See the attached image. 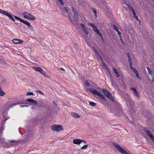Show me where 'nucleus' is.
Listing matches in <instances>:
<instances>
[{
  "mask_svg": "<svg viewBox=\"0 0 154 154\" xmlns=\"http://www.w3.org/2000/svg\"><path fill=\"white\" fill-rule=\"evenodd\" d=\"M147 68L149 73L152 74V71H151V69L149 67H147Z\"/></svg>",
  "mask_w": 154,
  "mask_h": 154,
  "instance_id": "36",
  "label": "nucleus"
},
{
  "mask_svg": "<svg viewBox=\"0 0 154 154\" xmlns=\"http://www.w3.org/2000/svg\"><path fill=\"white\" fill-rule=\"evenodd\" d=\"M60 3L61 5H63V2L62 0H57Z\"/></svg>",
  "mask_w": 154,
  "mask_h": 154,
  "instance_id": "44",
  "label": "nucleus"
},
{
  "mask_svg": "<svg viewBox=\"0 0 154 154\" xmlns=\"http://www.w3.org/2000/svg\"><path fill=\"white\" fill-rule=\"evenodd\" d=\"M135 73L136 74V76L137 78H138L139 79H141L140 77L139 76V74L137 71L135 72Z\"/></svg>",
  "mask_w": 154,
  "mask_h": 154,
  "instance_id": "35",
  "label": "nucleus"
},
{
  "mask_svg": "<svg viewBox=\"0 0 154 154\" xmlns=\"http://www.w3.org/2000/svg\"><path fill=\"white\" fill-rule=\"evenodd\" d=\"M127 6L131 10V11L134 10L133 8L132 7V6H131L129 4L127 5Z\"/></svg>",
  "mask_w": 154,
  "mask_h": 154,
  "instance_id": "34",
  "label": "nucleus"
},
{
  "mask_svg": "<svg viewBox=\"0 0 154 154\" xmlns=\"http://www.w3.org/2000/svg\"><path fill=\"white\" fill-rule=\"evenodd\" d=\"M92 11H93V12L94 13V14L95 16V17H97V12H96V10H95V9H94L93 8H92Z\"/></svg>",
  "mask_w": 154,
  "mask_h": 154,
  "instance_id": "27",
  "label": "nucleus"
},
{
  "mask_svg": "<svg viewBox=\"0 0 154 154\" xmlns=\"http://www.w3.org/2000/svg\"><path fill=\"white\" fill-rule=\"evenodd\" d=\"M131 89L134 91V93L137 97V98H139L140 97V96L138 93V92L136 89L134 88H131Z\"/></svg>",
  "mask_w": 154,
  "mask_h": 154,
  "instance_id": "14",
  "label": "nucleus"
},
{
  "mask_svg": "<svg viewBox=\"0 0 154 154\" xmlns=\"http://www.w3.org/2000/svg\"><path fill=\"white\" fill-rule=\"evenodd\" d=\"M152 82H154V78H152Z\"/></svg>",
  "mask_w": 154,
  "mask_h": 154,
  "instance_id": "61",
  "label": "nucleus"
},
{
  "mask_svg": "<svg viewBox=\"0 0 154 154\" xmlns=\"http://www.w3.org/2000/svg\"><path fill=\"white\" fill-rule=\"evenodd\" d=\"M128 60L129 62V66L132 65V62H131V57L130 58H128Z\"/></svg>",
  "mask_w": 154,
  "mask_h": 154,
  "instance_id": "32",
  "label": "nucleus"
},
{
  "mask_svg": "<svg viewBox=\"0 0 154 154\" xmlns=\"http://www.w3.org/2000/svg\"><path fill=\"white\" fill-rule=\"evenodd\" d=\"M5 93L2 90L0 87V96H3L5 94Z\"/></svg>",
  "mask_w": 154,
  "mask_h": 154,
  "instance_id": "24",
  "label": "nucleus"
},
{
  "mask_svg": "<svg viewBox=\"0 0 154 154\" xmlns=\"http://www.w3.org/2000/svg\"><path fill=\"white\" fill-rule=\"evenodd\" d=\"M94 52L97 55V56L99 58L100 60H101L103 59L102 57H101V55L96 50L95 48L94 49Z\"/></svg>",
  "mask_w": 154,
  "mask_h": 154,
  "instance_id": "17",
  "label": "nucleus"
},
{
  "mask_svg": "<svg viewBox=\"0 0 154 154\" xmlns=\"http://www.w3.org/2000/svg\"><path fill=\"white\" fill-rule=\"evenodd\" d=\"M113 26L114 29L117 32L118 35H119L120 36L121 35V33L119 31L117 27L116 26V25L115 24L113 25Z\"/></svg>",
  "mask_w": 154,
  "mask_h": 154,
  "instance_id": "15",
  "label": "nucleus"
},
{
  "mask_svg": "<svg viewBox=\"0 0 154 154\" xmlns=\"http://www.w3.org/2000/svg\"><path fill=\"white\" fill-rule=\"evenodd\" d=\"M30 26V29L31 30H33V27H32V25H31V26Z\"/></svg>",
  "mask_w": 154,
  "mask_h": 154,
  "instance_id": "56",
  "label": "nucleus"
},
{
  "mask_svg": "<svg viewBox=\"0 0 154 154\" xmlns=\"http://www.w3.org/2000/svg\"><path fill=\"white\" fill-rule=\"evenodd\" d=\"M143 131L146 134L147 136L149 137L152 140V141L154 142V137L152 134L149 131V130L145 127L144 128Z\"/></svg>",
  "mask_w": 154,
  "mask_h": 154,
  "instance_id": "9",
  "label": "nucleus"
},
{
  "mask_svg": "<svg viewBox=\"0 0 154 154\" xmlns=\"http://www.w3.org/2000/svg\"><path fill=\"white\" fill-rule=\"evenodd\" d=\"M26 101L28 102H29L31 103V105H36L37 103V101L35 100H33L32 99L29 98L27 99Z\"/></svg>",
  "mask_w": 154,
  "mask_h": 154,
  "instance_id": "10",
  "label": "nucleus"
},
{
  "mask_svg": "<svg viewBox=\"0 0 154 154\" xmlns=\"http://www.w3.org/2000/svg\"><path fill=\"white\" fill-rule=\"evenodd\" d=\"M72 11L73 13L76 12V11L75 10V9L73 7H72Z\"/></svg>",
  "mask_w": 154,
  "mask_h": 154,
  "instance_id": "43",
  "label": "nucleus"
},
{
  "mask_svg": "<svg viewBox=\"0 0 154 154\" xmlns=\"http://www.w3.org/2000/svg\"><path fill=\"white\" fill-rule=\"evenodd\" d=\"M18 142V141H16L15 140H12L10 141V143L13 145H15L16 143Z\"/></svg>",
  "mask_w": 154,
  "mask_h": 154,
  "instance_id": "23",
  "label": "nucleus"
},
{
  "mask_svg": "<svg viewBox=\"0 0 154 154\" xmlns=\"http://www.w3.org/2000/svg\"><path fill=\"white\" fill-rule=\"evenodd\" d=\"M1 131H2L4 130V128L2 126H1L0 128Z\"/></svg>",
  "mask_w": 154,
  "mask_h": 154,
  "instance_id": "52",
  "label": "nucleus"
},
{
  "mask_svg": "<svg viewBox=\"0 0 154 154\" xmlns=\"http://www.w3.org/2000/svg\"><path fill=\"white\" fill-rule=\"evenodd\" d=\"M62 9L63 10V11L64 12L67 13L68 12V10L66 7H63V8H62Z\"/></svg>",
  "mask_w": 154,
  "mask_h": 154,
  "instance_id": "25",
  "label": "nucleus"
},
{
  "mask_svg": "<svg viewBox=\"0 0 154 154\" xmlns=\"http://www.w3.org/2000/svg\"><path fill=\"white\" fill-rule=\"evenodd\" d=\"M68 16L69 17V18L70 20V21H71V22L72 23H74V20L72 19L71 18V16H69V14H68Z\"/></svg>",
  "mask_w": 154,
  "mask_h": 154,
  "instance_id": "31",
  "label": "nucleus"
},
{
  "mask_svg": "<svg viewBox=\"0 0 154 154\" xmlns=\"http://www.w3.org/2000/svg\"><path fill=\"white\" fill-rule=\"evenodd\" d=\"M116 73V76L117 77H118L120 76V75L119 74L118 72H117V73Z\"/></svg>",
  "mask_w": 154,
  "mask_h": 154,
  "instance_id": "50",
  "label": "nucleus"
},
{
  "mask_svg": "<svg viewBox=\"0 0 154 154\" xmlns=\"http://www.w3.org/2000/svg\"><path fill=\"white\" fill-rule=\"evenodd\" d=\"M71 115L75 118H78L80 117V116L76 113L71 112Z\"/></svg>",
  "mask_w": 154,
  "mask_h": 154,
  "instance_id": "16",
  "label": "nucleus"
},
{
  "mask_svg": "<svg viewBox=\"0 0 154 154\" xmlns=\"http://www.w3.org/2000/svg\"><path fill=\"white\" fill-rule=\"evenodd\" d=\"M102 92L106 97L113 101L114 102L115 99L110 92L105 89L103 90Z\"/></svg>",
  "mask_w": 154,
  "mask_h": 154,
  "instance_id": "5",
  "label": "nucleus"
},
{
  "mask_svg": "<svg viewBox=\"0 0 154 154\" xmlns=\"http://www.w3.org/2000/svg\"><path fill=\"white\" fill-rule=\"evenodd\" d=\"M143 114L146 116H149L150 117L152 116V114L150 112H148L147 111H143Z\"/></svg>",
  "mask_w": 154,
  "mask_h": 154,
  "instance_id": "18",
  "label": "nucleus"
},
{
  "mask_svg": "<svg viewBox=\"0 0 154 154\" xmlns=\"http://www.w3.org/2000/svg\"><path fill=\"white\" fill-rule=\"evenodd\" d=\"M73 13L75 16V19L78 20L79 18V14L78 12L76 11Z\"/></svg>",
  "mask_w": 154,
  "mask_h": 154,
  "instance_id": "21",
  "label": "nucleus"
},
{
  "mask_svg": "<svg viewBox=\"0 0 154 154\" xmlns=\"http://www.w3.org/2000/svg\"><path fill=\"white\" fill-rule=\"evenodd\" d=\"M82 141H82V142H83V143L84 144H87V142L85 140H82Z\"/></svg>",
  "mask_w": 154,
  "mask_h": 154,
  "instance_id": "55",
  "label": "nucleus"
},
{
  "mask_svg": "<svg viewBox=\"0 0 154 154\" xmlns=\"http://www.w3.org/2000/svg\"><path fill=\"white\" fill-rule=\"evenodd\" d=\"M60 69L62 70H64V69L62 68H60Z\"/></svg>",
  "mask_w": 154,
  "mask_h": 154,
  "instance_id": "62",
  "label": "nucleus"
},
{
  "mask_svg": "<svg viewBox=\"0 0 154 154\" xmlns=\"http://www.w3.org/2000/svg\"><path fill=\"white\" fill-rule=\"evenodd\" d=\"M101 60V64L102 66L103 67H104V66L106 64L103 61V59Z\"/></svg>",
  "mask_w": 154,
  "mask_h": 154,
  "instance_id": "37",
  "label": "nucleus"
},
{
  "mask_svg": "<svg viewBox=\"0 0 154 154\" xmlns=\"http://www.w3.org/2000/svg\"><path fill=\"white\" fill-rule=\"evenodd\" d=\"M113 71L114 73H117L118 72L116 69V68H113Z\"/></svg>",
  "mask_w": 154,
  "mask_h": 154,
  "instance_id": "48",
  "label": "nucleus"
},
{
  "mask_svg": "<svg viewBox=\"0 0 154 154\" xmlns=\"http://www.w3.org/2000/svg\"><path fill=\"white\" fill-rule=\"evenodd\" d=\"M0 13L4 15L7 16L11 21H12L15 23H17L15 22V20L13 17H14L13 16V15L11 14H12L11 13H9L8 12L1 9H0Z\"/></svg>",
  "mask_w": 154,
  "mask_h": 154,
  "instance_id": "4",
  "label": "nucleus"
},
{
  "mask_svg": "<svg viewBox=\"0 0 154 154\" xmlns=\"http://www.w3.org/2000/svg\"><path fill=\"white\" fill-rule=\"evenodd\" d=\"M13 42L16 44H17L19 43H23V40L18 39H14L12 40Z\"/></svg>",
  "mask_w": 154,
  "mask_h": 154,
  "instance_id": "12",
  "label": "nucleus"
},
{
  "mask_svg": "<svg viewBox=\"0 0 154 154\" xmlns=\"http://www.w3.org/2000/svg\"><path fill=\"white\" fill-rule=\"evenodd\" d=\"M17 104V103H13L12 105L9 106V108H11L12 106H15Z\"/></svg>",
  "mask_w": 154,
  "mask_h": 154,
  "instance_id": "49",
  "label": "nucleus"
},
{
  "mask_svg": "<svg viewBox=\"0 0 154 154\" xmlns=\"http://www.w3.org/2000/svg\"><path fill=\"white\" fill-rule=\"evenodd\" d=\"M104 67L106 69L107 71L108 70H109V68L107 66H106L105 67Z\"/></svg>",
  "mask_w": 154,
  "mask_h": 154,
  "instance_id": "53",
  "label": "nucleus"
},
{
  "mask_svg": "<svg viewBox=\"0 0 154 154\" xmlns=\"http://www.w3.org/2000/svg\"><path fill=\"white\" fill-rule=\"evenodd\" d=\"M127 57H128V58H130V54H129V53H128L127 54Z\"/></svg>",
  "mask_w": 154,
  "mask_h": 154,
  "instance_id": "54",
  "label": "nucleus"
},
{
  "mask_svg": "<svg viewBox=\"0 0 154 154\" xmlns=\"http://www.w3.org/2000/svg\"><path fill=\"white\" fill-rule=\"evenodd\" d=\"M12 14L13 15V16L15 19L20 21V22H22L23 19H22L20 18L19 17L17 16H15V15H13L12 14Z\"/></svg>",
  "mask_w": 154,
  "mask_h": 154,
  "instance_id": "22",
  "label": "nucleus"
},
{
  "mask_svg": "<svg viewBox=\"0 0 154 154\" xmlns=\"http://www.w3.org/2000/svg\"><path fill=\"white\" fill-rule=\"evenodd\" d=\"M69 13V16H71V13Z\"/></svg>",
  "mask_w": 154,
  "mask_h": 154,
  "instance_id": "64",
  "label": "nucleus"
},
{
  "mask_svg": "<svg viewBox=\"0 0 154 154\" xmlns=\"http://www.w3.org/2000/svg\"><path fill=\"white\" fill-rule=\"evenodd\" d=\"M90 104L92 106H94L96 105V104L93 102H89Z\"/></svg>",
  "mask_w": 154,
  "mask_h": 154,
  "instance_id": "29",
  "label": "nucleus"
},
{
  "mask_svg": "<svg viewBox=\"0 0 154 154\" xmlns=\"http://www.w3.org/2000/svg\"><path fill=\"white\" fill-rule=\"evenodd\" d=\"M93 29L96 32H97L99 30L97 28V27L95 26V25L94 26V27H93Z\"/></svg>",
  "mask_w": 154,
  "mask_h": 154,
  "instance_id": "28",
  "label": "nucleus"
},
{
  "mask_svg": "<svg viewBox=\"0 0 154 154\" xmlns=\"http://www.w3.org/2000/svg\"><path fill=\"white\" fill-rule=\"evenodd\" d=\"M80 25L82 26V29L84 31V32L85 33L86 35L88 34V32L87 30L86 27H85V24L84 23H80Z\"/></svg>",
  "mask_w": 154,
  "mask_h": 154,
  "instance_id": "13",
  "label": "nucleus"
},
{
  "mask_svg": "<svg viewBox=\"0 0 154 154\" xmlns=\"http://www.w3.org/2000/svg\"><path fill=\"white\" fill-rule=\"evenodd\" d=\"M26 95H33V93L32 92H27L26 94Z\"/></svg>",
  "mask_w": 154,
  "mask_h": 154,
  "instance_id": "40",
  "label": "nucleus"
},
{
  "mask_svg": "<svg viewBox=\"0 0 154 154\" xmlns=\"http://www.w3.org/2000/svg\"><path fill=\"white\" fill-rule=\"evenodd\" d=\"M134 17V18H135L136 20H139L138 18V17L136 15V14L134 16H133Z\"/></svg>",
  "mask_w": 154,
  "mask_h": 154,
  "instance_id": "46",
  "label": "nucleus"
},
{
  "mask_svg": "<svg viewBox=\"0 0 154 154\" xmlns=\"http://www.w3.org/2000/svg\"><path fill=\"white\" fill-rule=\"evenodd\" d=\"M107 72L108 73H109V75L111 74V73H110V72L109 69V70L107 71Z\"/></svg>",
  "mask_w": 154,
  "mask_h": 154,
  "instance_id": "57",
  "label": "nucleus"
},
{
  "mask_svg": "<svg viewBox=\"0 0 154 154\" xmlns=\"http://www.w3.org/2000/svg\"><path fill=\"white\" fill-rule=\"evenodd\" d=\"M88 24L89 25L91 26L92 28H93V27H94V26H95V25L93 23H88Z\"/></svg>",
  "mask_w": 154,
  "mask_h": 154,
  "instance_id": "39",
  "label": "nucleus"
},
{
  "mask_svg": "<svg viewBox=\"0 0 154 154\" xmlns=\"http://www.w3.org/2000/svg\"><path fill=\"white\" fill-rule=\"evenodd\" d=\"M132 12V13H133V16L135 15H136V13L135 12V11H134V10H133L132 11H131Z\"/></svg>",
  "mask_w": 154,
  "mask_h": 154,
  "instance_id": "47",
  "label": "nucleus"
},
{
  "mask_svg": "<svg viewBox=\"0 0 154 154\" xmlns=\"http://www.w3.org/2000/svg\"><path fill=\"white\" fill-rule=\"evenodd\" d=\"M83 141L82 140L79 139H75L73 140V143L75 144L79 145Z\"/></svg>",
  "mask_w": 154,
  "mask_h": 154,
  "instance_id": "11",
  "label": "nucleus"
},
{
  "mask_svg": "<svg viewBox=\"0 0 154 154\" xmlns=\"http://www.w3.org/2000/svg\"><path fill=\"white\" fill-rule=\"evenodd\" d=\"M89 91L94 94L98 96L100 98L103 100L104 102H107L105 96L102 94L100 91L96 90H93V89L90 88Z\"/></svg>",
  "mask_w": 154,
  "mask_h": 154,
  "instance_id": "1",
  "label": "nucleus"
},
{
  "mask_svg": "<svg viewBox=\"0 0 154 154\" xmlns=\"http://www.w3.org/2000/svg\"><path fill=\"white\" fill-rule=\"evenodd\" d=\"M32 68L34 70L40 72L42 74L47 78H50V77L46 74L42 68L35 66L32 67Z\"/></svg>",
  "mask_w": 154,
  "mask_h": 154,
  "instance_id": "6",
  "label": "nucleus"
},
{
  "mask_svg": "<svg viewBox=\"0 0 154 154\" xmlns=\"http://www.w3.org/2000/svg\"><path fill=\"white\" fill-rule=\"evenodd\" d=\"M74 47L75 48H76V49H77L78 48V45L76 43H75L74 44Z\"/></svg>",
  "mask_w": 154,
  "mask_h": 154,
  "instance_id": "45",
  "label": "nucleus"
},
{
  "mask_svg": "<svg viewBox=\"0 0 154 154\" xmlns=\"http://www.w3.org/2000/svg\"><path fill=\"white\" fill-rule=\"evenodd\" d=\"M22 22L25 24L27 25L28 26H30V23L27 21H25L23 20Z\"/></svg>",
  "mask_w": 154,
  "mask_h": 154,
  "instance_id": "19",
  "label": "nucleus"
},
{
  "mask_svg": "<svg viewBox=\"0 0 154 154\" xmlns=\"http://www.w3.org/2000/svg\"><path fill=\"white\" fill-rule=\"evenodd\" d=\"M101 38L102 40L103 41V37H101Z\"/></svg>",
  "mask_w": 154,
  "mask_h": 154,
  "instance_id": "63",
  "label": "nucleus"
},
{
  "mask_svg": "<svg viewBox=\"0 0 154 154\" xmlns=\"http://www.w3.org/2000/svg\"><path fill=\"white\" fill-rule=\"evenodd\" d=\"M85 82L87 86L90 87V85L87 80L85 81Z\"/></svg>",
  "mask_w": 154,
  "mask_h": 154,
  "instance_id": "30",
  "label": "nucleus"
},
{
  "mask_svg": "<svg viewBox=\"0 0 154 154\" xmlns=\"http://www.w3.org/2000/svg\"><path fill=\"white\" fill-rule=\"evenodd\" d=\"M115 105V109L116 114L118 115L121 114L122 113L123 109L121 105L117 102H114Z\"/></svg>",
  "mask_w": 154,
  "mask_h": 154,
  "instance_id": "3",
  "label": "nucleus"
},
{
  "mask_svg": "<svg viewBox=\"0 0 154 154\" xmlns=\"http://www.w3.org/2000/svg\"><path fill=\"white\" fill-rule=\"evenodd\" d=\"M53 103H54V105H55V106H57V104L56 103H55V102H54V101H53Z\"/></svg>",
  "mask_w": 154,
  "mask_h": 154,
  "instance_id": "58",
  "label": "nucleus"
},
{
  "mask_svg": "<svg viewBox=\"0 0 154 154\" xmlns=\"http://www.w3.org/2000/svg\"><path fill=\"white\" fill-rule=\"evenodd\" d=\"M23 15L24 18L31 20H34L35 19V16L26 12H24L23 14Z\"/></svg>",
  "mask_w": 154,
  "mask_h": 154,
  "instance_id": "8",
  "label": "nucleus"
},
{
  "mask_svg": "<svg viewBox=\"0 0 154 154\" xmlns=\"http://www.w3.org/2000/svg\"><path fill=\"white\" fill-rule=\"evenodd\" d=\"M47 58L49 60H51L53 59V55L52 54H50L49 56H48Z\"/></svg>",
  "mask_w": 154,
  "mask_h": 154,
  "instance_id": "26",
  "label": "nucleus"
},
{
  "mask_svg": "<svg viewBox=\"0 0 154 154\" xmlns=\"http://www.w3.org/2000/svg\"><path fill=\"white\" fill-rule=\"evenodd\" d=\"M88 146V145H85L83 146L82 147H81V149H86Z\"/></svg>",
  "mask_w": 154,
  "mask_h": 154,
  "instance_id": "33",
  "label": "nucleus"
},
{
  "mask_svg": "<svg viewBox=\"0 0 154 154\" xmlns=\"http://www.w3.org/2000/svg\"><path fill=\"white\" fill-rule=\"evenodd\" d=\"M2 131H0V137H2Z\"/></svg>",
  "mask_w": 154,
  "mask_h": 154,
  "instance_id": "59",
  "label": "nucleus"
},
{
  "mask_svg": "<svg viewBox=\"0 0 154 154\" xmlns=\"http://www.w3.org/2000/svg\"><path fill=\"white\" fill-rule=\"evenodd\" d=\"M37 92L39 93L40 94H42V95H43V94H44L43 93L42 91H38V90L37 91Z\"/></svg>",
  "mask_w": 154,
  "mask_h": 154,
  "instance_id": "42",
  "label": "nucleus"
},
{
  "mask_svg": "<svg viewBox=\"0 0 154 154\" xmlns=\"http://www.w3.org/2000/svg\"><path fill=\"white\" fill-rule=\"evenodd\" d=\"M96 33L97 34L99 35V36H100V37H102V35L100 32L99 30Z\"/></svg>",
  "mask_w": 154,
  "mask_h": 154,
  "instance_id": "38",
  "label": "nucleus"
},
{
  "mask_svg": "<svg viewBox=\"0 0 154 154\" xmlns=\"http://www.w3.org/2000/svg\"><path fill=\"white\" fill-rule=\"evenodd\" d=\"M130 69L133 71L134 73L137 71V70L134 68L132 67V64L129 66Z\"/></svg>",
  "mask_w": 154,
  "mask_h": 154,
  "instance_id": "20",
  "label": "nucleus"
},
{
  "mask_svg": "<svg viewBox=\"0 0 154 154\" xmlns=\"http://www.w3.org/2000/svg\"><path fill=\"white\" fill-rule=\"evenodd\" d=\"M4 60L2 57H0V62H3Z\"/></svg>",
  "mask_w": 154,
  "mask_h": 154,
  "instance_id": "51",
  "label": "nucleus"
},
{
  "mask_svg": "<svg viewBox=\"0 0 154 154\" xmlns=\"http://www.w3.org/2000/svg\"><path fill=\"white\" fill-rule=\"evenodd\" d=\"M20 106L21 107H28V106L26 105H20Z\"/></svg>",
  "mask_w": 154,
  "mask_h": 154,
  "instance_id": "41",
  "label": "nucleus"
},
{
  "mask_svg": "<svg viewBox=\"0 0 154 154\" xmlns=\"http://www.w3.org/2000/svg\"><path fill=\"white\" fill-rule=\"evenodd\" d=\"M51 129L54 131L58 132L63 130L62 126L59 125H54L51 127Z\"/></svg>",
  "mask_w": 154,
  "mask_h": 154,
  "instance_id": "7",
  "label": "nucleus"
},
{
  "mask_svg": "<svg viewBox=\"0 0 154 154\" xmlns=\"http://www.w3.org/2000/svg\"><path fill=\"white\" fill-rule=\"evenodd\" d=\"M130 123V124H132L133 123L132 122V121H131L130 120V121H128Z\"/></svg>",
  "mask_w": 154,
  "mask_h": 154,
  "instance_id": "60",
  "label": "nucleus"
},
{
  "mask_svg": "<svg viewBox=\"0 0 154 154\" xmlns=\"http://www.w3.org/2000/svg\"><path fill=\"white\" fill-rule=\"evenodd\" d=\"M113 144L115 147L122 154H132L128 150H127L128 152L125 150L119 144L117 143H113Z\"/></svg>",
  "mask_w": 154,
  "mask_h": 154,
  "instance_id": "2",
  "label": "nucleus"
}]
</instances>
